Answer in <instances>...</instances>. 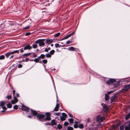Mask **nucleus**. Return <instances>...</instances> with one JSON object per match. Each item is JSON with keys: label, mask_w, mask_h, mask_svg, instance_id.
<instances>
[{"label": "nucleus", "mask_w": 130, "mask_h": 130, "mask_svg": "<svg viewBox=\"0 0 130 130\" xmlns=\"http://www.w3.org/2000/svg\"><path fill=\"white\" fill-rule=\"evenodd\" d=\"M45 51L46 52H48V50L47 48H45Z\"/></svg>", "instance_id": "nucleus-63"}, {"label": "nucleus", "mask_w": 130, "mask_h": 130, "mask_svg": "<svg viewBox=\"0 0 130 130\" xmlns=\"http://www.w3.org/2000/svg\"><path fill=\"white\" fill-rule=\"evenodd\" d=\"M46 57H51V55L50 54H47L46 55Z\"/></svg>", "instance_id": "nucleus-53"}, {"label": "nucleus", "mask_w": 130, "mask_h": 130, "mask_svg": "<svg viewBox=\"0 0 130 130\" xmlns=\"http://www.w3.org/2000/svg\"><path fill=\"white\" fill-rule=\"evenodd\" d=\"M73 128L72 127L69 126L68 127L67 130H73Z\"/></svg>", "instance_id": "nucleus-39"}, {"label": "nucleus", "mask_w": 130, "mask_h": 130, "mask_svg": "<svg viewBox=\"0 0 130 130\" xmlns=\"http://www.w3.org/2000/svg\"><path fill=\"white\" fill-rule=\"evenodd\" d=\"M14 65H16V64H13L8 69L9 70L12 68H13V66H14Z\"/></svg>", "instance_id": "nucleus-55"}, {"label": "nucleus", "mask_w": 130, "mask_h": 130, "mask_svg": "<svg viewBox=\"0 0 130 130\" xmlns=\"http://www.w3.org/2000/svg\"><path fill=\"white\" fill-rule=\"evenodd\" d=\"M31 34V33L30 32H27L25 34V36H28L29 35Z\"/></svg>", "instance_id": "nucleus-52"}, {"label": "nucleus", "mask_w": 130, "mask_h": 130, "mask_svg": "<svg viewBox=\"0 0 130 130\" xmlns=\"http://www.w3.org/2000/svg\"><path fill=\"white\" fill-rule=\"evenodd\" d=\"M96 119L99 122L101 123L104 120V118L103 117L98 115L96 117Z\"/></svg>", "instance_id": "nucleus-7"}, {"label": "nucleus", "mask_w": 130, "mask_h": 130, "mask_svg": "<svg viewBox=\"0 0 130 130\" xmlns=\"http://www.w3.org/2000/svg\"><path fill=\"white\" fill-rule=\"evenodd\" d=\"M15 90H13V91H12V93H13L14 96H15Z\"/></svg>", "instance_id": "nucleus-56"}, {"label": "nucleus", "mask_w": 130, "mask_h": 130, "mask_svg": "<svg viewBox=\"0 0 130 130\" xmlns=\"http://www.w3.org/2000/svg\"><path fill=\"white\" fill-rule=\"evenodd\" d=\"M74 127L75 128H77L78 127V125L77 124H74Z\"/></svg>", "instance_id": "nucleus-50"}, {"label": "nucleus", "mask_w": 130, "mask_h": 130, "mask_svg": "<svg viewBox=\"0 0 130 130\" xmlns=\"http://www.w3.org/2000/svg\"><path fill=\"white\" fill-rule=\"evenodd\" d=\"M23 67V66L22 64H19L18 66V67L19 68H22Z\"/></svg>", "instance_id": "nucleus-51"}, {"label": "nucleus", "mask_w": 130, "mask_h": 130, "mask_svg": "<svg viewBox=\"0 0 130 130\" xmlns=\"http://www.w3.org/2000/svg\"><path fill=\"white\" fill-rule=\"evenodd\" d=\"M38 45L36 44H34L32 45V48H37Z\"/></svg>", "instance_id": "nucleus-34"}, {"label": "nucleus", "mask_w": 130, "mask_h": 130, "mask_svg": "<svg viewBox=\"0 0 130 130\" xmlns=\"http://www.w3.org/2000/svg\"><path fill=\"white\" fill-rule=\"evenodd\" d=\"M130 88V84H127L124 86V88L121 90V91L122 92H125L128 90Z\"/></svg>", "instance_id": "nucleus-4"}, {"label": "nucleus", "mask_w": 130, "mask_h": 130, "mask_svg": "<svg viewBox=\"0 0 130 130\" xmlns=\"http://www.w3.org/2000/svg\"><path fill=\"white\" fill-rule=\"evenodd\" d=\"M29 60V59L28 58H25V59H23L21 61H18V62L21 63L22 62H27Z\"/></svg>", "instance_id": "nucleus-15"}, {"label": "nucleus", "mask_w": 130, "mask_h": 130, "mask_svg": "<svg viewBox=\"0 0 130 130\" xmlns=\"http://www.w3.org/2000/svg\"><path fill=\"white\" fill-rule=\"evenodd\" d=\"M45 114L46 115V116H47L48 117H50L51 115L49 112H47L45 113Z\"/></svg>", "instance_id": "nucleus-41"}, {"label": "nucleus", "mask_w": 130, "mask_h": 130, "mask_svg": "<svg viewBox=\"0 0 130 130\" xmlns=\"http://www.w3.org/2000/svg\"><path fill=\"white\" fill-rule=\"evenodd\" d=\"M116 80L113 78H110L106 82V84L108 85H110L111 84H114L116 82Z\"/></svg>", "instance_id": "nucleus-3"}, {"label": "nucleus", "mask_w": 130, "mask_h": 130, "mask_svg": "<svg viewBox=\"0 0 130 130\" xmlns=\"http://www.w3.org/2000/svg\"><path fill=\"white\" fill-rule=\"evenodd\" d=\"M55 114L56 115L58 116H60V113L59 112H55Z\"/></svg>", "instance_id": "nucleus-46"}, {"label": "nucleus", "mask_w": 130, "mask_h": 130, "mask_svg": "<svg viewBox=\"0 0 130 130\" xmlns=\"http://www.w3.org/2000/svg\"><path fill=\"white\" fill-rule=\"evenodd\" d=\"M45 55L43 54H42L40 56H39V57H45Z\"/></svg>", "instance_id": "nucleus-60"}, {"label": "nucleus", "mask_w": 130, "mask_h": 130, "mask_svg": "<svg viewBox=\"0 0 130 130\" xmlns=\"http://www.w3.org/2000/svg\"><path fill=\"white\" fill-rule=\"evenodd\" d=\"M74 34V32H72L71 34L68 35H67L66 37H64V38H63L62 39L60 40H64V39H67L68 38H69L72 35H73Z\"/></svg>", "instance_id": "nucleus-12"}, {"label": "nucleus", "mask_w": 130, "mask_h": 130, "mask_svg": "<svg viewBox=\"0 0 130 130\" xmlns=\"http://www.w3.org/2000/svg\"><path fill=\"white\" fill-rule=\"evenodd\" d=\"M32 54V53H27L25 54L22 55L23 57H27L30 56Z\"/></svg>", "instance_id": "nucleus-20"}, {"label": "nucleus", "mask_w": 130, "mask_h": 130, "mask_svg": "<svg viewBox=\"0 0 130 130\" xmlns=\"http://www.w3.org/2000/svg\"><path fill=\"white\" fill-rule=\"evenodd\" d=\"M105 100L106 101H107L109 99V96L107 94H105Z\"/></svg>", "instance_id": "nucleus-26"}, {"label": "nucleus", "mask_w": 130, "mask_h": 130, "mask_svg": "<svg viewBox=\"0 0 130 130\" xmlns=\"http://www.w3.org/2000/svg\"><path fill=\"white\" fill-rule=\"evenodd\" d=\"M62 116L66 118L67 117V115L65 113H62Z\"/></svg>", "instance_id": "nucleus-32"}, {"label": "nucleus", "mask_w": 130, "mask_h": 130, "mask_svg": "<svg viewBox=\"0 0 130 130\" xmlns=\"http://www.w3.org/2000/svg\"><path fill=\"white\" fill-rule=\"evenodd\" d=\"M20 50V52L21 53H23L24 52V50H23V48L21 49Z\"/></svg>", "instance_id": "nucleus-61"}, {"label": "nucleus", "mask_w": 130, "mask_h": 130, "mask_svg": "<svg viewBox=\"0 0 130 130\" xmlns=\"http://www.w3.org/2000/svg\"><path fill=\"white\" fill-rule=\"evenodd\" d=\"M55 52V51L54 50H52L50 52V54L52 55L54 54Z\"/></svg>", "instance_id": "nucleus-29"}, {"label": "nucleus", "mask_w": 130, "mask_h": 130, "mask_svg": "<svg viewBox=\"0 0 130 130\" xmlns=\"http://www.w3.org/2000/svg\"><path fill=\"white\" fill-rule=\"evenodd\" d=\"M120 130H124V126L123 125H122L120 127Z\"/></svg>", "instance_id": "nucleus-40"}, {"label": "nucleus", "mask_w": 130, "mask_h": 130, "mask_svg": "<svg viewBox=\"0 0 130 130\" xmlns=\"http://www.w3.org/2000/svg\"><path fill=\"white\" fill-rule=\"evenodd\" d=\"M102 105L103 106V110L105 112H107L109 109L108 106L104 103L102 104Z\"/></svg>", "instance_id": "nucleus-8"}, {"label": "nucleus", "mask_w": 130, "mask_h": 130, "mask_svg": "<svg viewBox=\"0 0 130 130\" xmlns=\"http://www.w3.org/2000/svg\"><path fill=\"white\" fill-rule=\"evenodd\" d=\"M30 109V111L31 113V115H32L33 116L37 117L38 114L37 111L32 109Z\"/></svg>", "instance_id": "nucleus-6"}, {"label": "nucleus", "mask_w": 130, "mask_h": 130, "mask_svg": "<svg viewBox=\"0 0 130 130\" xmlns=\"http://www.w3.org/2000/svg\"><path fill=\"white\" fill-rule=\"evenodd\" d=\"M55 120L54 119H53L51 120V123H50V125L52 126L56 125L57 123L55 122Z\"/></svg>", "instance_id": "nucleus-16"}, {"label": "nucleus", "mask_w": 130, "mask_h": 130, "mask_svg": "<svg viewBox=\"0 0 130 130\" xmlns=\"http://www.w3.org/2000/svg\"><path fill=\"white\" fill-rule=\"evenodd\" d=\"M45 40V39H39L35 41L36 44H39V46H43L45 45V44L44 42Z\"/></svg>", "instance_id": "nucleus-1"}, {"label": "nucleus", "mask_w": 130, "mask_h": 130, "mask_svg": "<svg viewBox=\"0 0 130 130\" xmlns=\"http://www.w3.org/2000/svg\"><path fill=\"white\" fill-rule=\"evenodd\" d=\"M61 45H60L58 43H56L55 44V46L56 48L60 47H61Z\"/></svg>", "instance_id": "nucleus-33"}, {"label": "nucleus", "mask_w": 130, "mask_h": 130, "mask_svg": "<svg viewBox=\"0 0 130 130\" xmlns=\"http://www.w3.org/2000/svg\"><path fill=\"white\" fill-rule=\"evenodd\" d=\"M17 65H14L13 66V68H12V69L10 71V72L11 73L12 72H13L17 68Z\"/></svg>", "instance_id": "nucleus-18"}, {"label": "nucleus", "mask_w": 130, "mask_h": 130, "mask_svg": "<svg viewBox=\"0 0 130 130\" xmlns=\"http://www.w3.org/2000/svg\"><path fill=\"white\" fill-rule=\"evenodd\" d=\"M59 108H58V107H55L54 109V110H53V111H58V110Z\"/></svg>", "instance_id": "nucleus-42"}, {"label": "nucleus", "mask_w": 130, "mask_h": 130, "mask_svg": "<svg viewBox=\"0 0 130 130\" xmlns=\"http://www.w3.org/2000/svg\"><path fill=\"white\" fill-rule=\"evenodd\" d=\"M69 124V123L68 122H65L64 123V125L65 126H67Z\"/></svg>", "instance_id": "nucleus-43"}, {"label": "nucleus", "mask_w": 130, "mask_h": 130, "mask_svg": "<svg viewBox=\"0 0 130 130\" xmlns=\"http://www.w3.org/2000/svg\"><path fill=\"white\" fill-rule=\"evenodd\" d=\"M42 62L44 64H46L47 63V60H46L44 59L42 60Z\"/></svg>", "instance_id": "nucleus-44"}, {"label": "nucleus", "mask_w": 130, "mask_h": 130, "mask_svg": "<svg viewBox=\"0 0 130 130\" xmlns=\"http://www.w3.org/2000/svg\"><path fill=\"white\" fill-rule=\"evenodd\" d=\"M125 119L126 120H128L130 118V113H128L127 115L125 116Z\"/></svg>", "instance_id": "nucleus-22"}, {"label": "nucleus", "mask_w": 130, "mask_h": 130, "mask_svg": "<svg viewBox=\"0 0 130 130\" xmlns=\"http://www.w3.org/2000/svg\"><path fill=\"white\" fill-rule=\"evenodd\" d=\"M30 28V27L29 26H27L24 28L23 29H29Z\"/></svg>", "instance_id": "nucleus-49"}, {"label": "nucleus", "mask_w": 130, "mask_h": 130, "mask_svg": "<svg viewBox=\"0 0 130 130\" xmlns=\"http://www.w3.org/2000/svg\"><path fill=\"white\" fill-rule=\"evenodd\" d=\"M54 40L53 39H50L49 38L46 39L45 43L46 44H50L53 42Z\"/></svg>", "instance_id": "nucleus-10"}, {"label": "nucleus", "mask_w": 130, "mask_h": 130, "mask_svg": "<svg viewBox=\"0 0 130 130\" xmlns=\"http://www.w3.org/2000/svg\"><path fill=\"white\" fill-rule=\"evenodd\" d=\"M32 48V46H30L29 44H28L24 47V50H30Z\"/></svg>", "instance_id": "nucleus-13"}, {"label": "nucleus", "mask_w": 130, "mask_h": 130, "mask_svg": "<svg viewBox=\"0 0 130 130\" xmlns=\"http://www.w3.org/2000/svg\"><path fill=\"white\" fill-rule=\"evenodd\" d=\"M7 106L8 108H11L12 107V105L10 103H9L7 104Z\"/></svg>", "instance_id": "nucleus-24"}, {"label": "nucleus", "mask_w": 130, "mask_h": 130, "mask_svg": "<svg viewBox=\"0 0 130 130\" xmlns=\"http://www.w3.org/2000/svg\"><path fill=\"white\" fill-rule=\"evenodd\" d=\"M115 91V90H114L113 91H108L107 92V93L108 95H109L112 92H113Z\"/></svg>", "instance_id": "nucleus-37"}, {"label": "nucleus", "mask_w": 130, "mask_h": 130, "mask_svg": "<svg viewBox=\"0 0 130 130\" xmlns=\"http://www.w3.org/2000/svg\"><path fill=\"white\" fill-rule=\"evenodd\" d=\"M44 57H37V58H35L34 60L32 59H29V60L30 61H34L35 62H38L39 60L41 58L43 59Z\"/></svg>", "instance_id": "nucleus-11"}, {"label": "nucleus", "mask_w": 130, "mask_h": 130, "mask_svg": "<svg viewBox=\"0 0 130 130\" xmlns=\"http://www.w3.org/2000/svg\"><path fill=\"white\" fill-rule=\"evenodd\" d=\"M60 32H58L54 36V37H59L60 35Z\"/></svg>", "instance_id": "nucleus-35"}, {"label": "nucleus", "mask_w": 130, "mask_h": 130, "mask_svg": "<svg viewBox=\"0 0 130 130\" xmlns=\"http://www.w3.org/2000/svg\"><path fill=\"white\" fill-rule=\"evenodd\" d=\"M68 115L70 117H72V118L73 117V116L71 114L69 113L68 114Z\"/></svg>", "instance_id": "nucleus-59"}, {"label": "nucleus", "mask_w": 130, "mask_h": 130, "mask_svg": "<svg viewBox=\"0 0 130 130\" xmlns=\"http://www.w3.org/2000/svg\"><path fill=\"white\" fill-rule=\"evenodd\" d=\"M14 99L13 100L15 101H16V102H18V99L15 96H14Z\"/></svg>", "instance_id": "nucleus-38"}, {"label": "nucleus", "mask_w": 130, "mask_h": 130, "mask_svg": "<svg viewBox=\"0 0 130 130\" xmlns=\"http://www.w3.org/2000/svg\"><path fill=\"white\" fill-rule=\"evenodd\" d=\"M114 83V86L116 87H118L120 86V83L119 82H116H116H115Z\"/></svg>", "instance_id": "nucleus-17"}, {"label": "nucleus", "mask_w": 130, "mask_h": 130, "mask_svg": "<svg viewBox=\"0 0 130 130\" xmlns=\"http://www.w3.org/2000/svg\"><path fill=\"white\" fill-rule=\"evenodd\" d=\"M69 50L71 51H73L74 50V48L73 47H69Z\"/></svg>", "instance_id": "nucleus-48"}, {"label": "nucleus", "mask_w": 130, "mask_h": 130, "mask_svg": "<svg viewBox=\"0 0 130 130\" xmlns=\"http://www.w3.org/2000/svg\"><path fill=\"white\" fill-rule=\"evenodd\" d=\"M125 130H130V123L128 124V126H125Z\"/></svg>", "instance_id": "nucleus-21"}, {"label": "nucleus", "mask_w": 130, "mask_h": 130, "mask_svg": "<svg viewBox=\"0 0 130 130\" xmlns=\"http://www.w3.org/2000/svg\"><path fill=\"white\" fill-rule=\"evenodd\" d=\"M55 107L59 108V104L58 103H57L56 104V106Z\"/></svg>", "instance_id": "nucleus-58"}, {"label": "nucleus", "mask_w": 130, "mask_h": 130, "mask_svg": "<svg viewBox=\"0 0 130 130\" xmlns=\"http://www.w3.org/2000/svg\"><path fill=\"white\" fill-rule=\"evenodd\" d=\"M5 103L4 101H2L0 102V106L2 107L5 105Z\"/></svg>", "instance_id": "nucleus-23"}, {"label": "nucleus", "mask_w": 130, "mask_h": 130, "mask_svg": "<svg viewBox=\"0 0 130 130\" xmlns=\"http://www.w3.org/2000/svg\"><path fill=\"white\" fill-rule=\"evenodd\" d=\"M51 119V118H50V117H48L46 116L45 118H44V121H50Z\"/></svg>", "instance_id": "nucleus-19"}, {"label": "nucleus", "mask_w": 130, "mask_h": 130, "mask_svg": "<svg viewBox=\"0 0 130 130\" xmlns=\"http://www.w3.org/2000/svg\"><path fill=\"white\" fill-rule=\"evenodd\" d=\"M12 97V96L11 95H8L6 97V98H7L8 100H9L10 99H11Z\"/></svg>", "instance_id": "nucleus-30"}, {"label": "nucleus", "mask_w": 130, "mask_h": 130, "mask_svg": "<svg viewBox=\"0 0 130 130\" xmlns=\"http://www.w3.org/2000/svg\"><path fill=\"white\" fill-rule=\"evenodd\" d=\"M45 117V115L42 114H38L37 116V118L39 120L41 121H44V119Z\"/></svg>", "instance_id": "nucleus-2"}, {"label": "nucleus", "mask_w": 130, "mask_h": 130, "mask_svg": "<svg viewBox=\"0 0 130 130\" xmlns=\"http://www.w3.org/2000/svg\"><path fill=\"white\" fill-rule=\"evenodd\" d=\"M69 122L71 123H73L74 121V119L72 118H70L69 119Z\"/></svg>", "instance_id": "nucleus-31"}, {"label": "nucleus", "mask_w": 130, "mask_h": 130, "mask_svg": "<svg viewBox=\"0 0 130 130\" xmlns=\"http://www.w3.org/2000/svg\"><path fill=\"white\" fill-rule=\"evenodd\" d=\"M19 50H16L14 51L13 52H9L8 53L5 54V55L6 57H8L11 54H12L16 53H18L19 54Z\"/></svg>", "instance_id": "nucleus-5"}, {"label": "nucleus", "mask_w": 130, "mask_h": 130, "mask_svg": "<svg viewBox=\"0 0 130 130\" xmlns=\"http://www.w3.org/2000/svg\"><path fill=\"white\" fill-rule=\"evenodd\" d=\"M16 96L19 97V94L18 93H17L16 94Z\"/></svg>", "instance_id": "nucleus-62"}, {"label": "nucleus", "mask_w": 130, "mask_h": 130, "mask_svg": "<svg viewBox=\"0 0 130 130\" xmlns=\"http://www.w3.org/2000/svg\"><path fill=\"white\" fill-rule=\"evenodd\" d=\"M60 119L61 121H64L66 119V118H64V117H63L62 116L60 115Z\"/></svg>", "instance_id": "nucleus-28"}, {"label": "nucleus", "mask_w": 130, "mask_h": 130, "mask_svg": "<svg viewBox=\"0 0 130 130\" xmlns=\"http://www.w3.org/2000/svg\"><path fill=\"white\" fill-rule=\"evenodd\" d=\"M5 59V57H0V60H3Z\"/></svg>", "instance_id": "nucleus-64"}, {"label": "nucleus", "mask_w": 130, "mask_h": 130, "mask_svg": "<svg viewBox=\"0 0 130 130\" xmlns=\"http://www.w3.org/2000/svg\"><path fill=\"white\" fill-rule=\"evenodd\" d=\"M116 97L117 95L116 94L113 95L112 96V98L110 99L111 102V103L115 101Z\"/></svg>", "instance_id": "nucleus-14"}, {"label": "nucleus", "mask_w": 130, "mask_h": 130, "mask_svg": "<svg viewBox=\"0 0 130 130\" xmlns=\"http://www.w3.org/2000/svg\"><path fill=\"white\" fill-rule=\"evenodd\" d=\"M16 101H15L14 100H12L11 101V102L12 104H14L15 103H17V102H16Z\"/></svg>", "instance_id": "nucleus-45"}, {"label": "nucleus", "mask_w": 130, "mask_h": 130, "mask_svg": "<svg viewBox=\"0 0 130 130\" xmlns=\"http://www.w3.org/2000/svg\"><path fill=\"white\" fill-rule=\"evenodd\" d=\"M13 108L14 109L17 110L18 108V106L17 105H15L13 106Z\"/></svg>", "instance_id": "nucleus-36"}, {"label": "nucleus", "mask_w": 130, "mask_h": 130, "mask_svg": "<svg viewBox=\"0 0 130 130\" xmlns=\"http://www.w3.org/2000/svg\"><path fill=\"white\" fill-rule=\"evenodd\" d=\"M22 110L25 111L27 112H29L30 109L28 107L23 105H22Z\"/></svg>", "instance_id": "nucleus-9"}, {"label": "nucleus", "mask_w": 130, "mask_h": 130, "mask_svg": "<svg viewBox=\"0 0 130 130\" xmlns=\"http://www.w3.org/2000/svg\"><path fill=\"white\" fill-rule=\"evenodd\" d=\"M72 40H71V41L68 40L67 42H66V43L67 44H70V43H72Z\"/></svg>", "instance_id": "nucleus-47"}, {"label": "nucleus", "mask_w": 130, "mask_h": 130, "mask_svg": "<svg viewBox=\"0 0 130 130\" xmlns=\"http://www.w3.org/2000/svg\"><path fill=\"white\" fill-rule=\"evenodd\" d=\"M2 108L4 110H6L7 109V108L5 106H3L2 107Z\"/></svg>", "instance_id": "nucleus-57"}, {"label": "nucleus", "mask_w": 130, "mask_h": 130, "mask_svg": "<svg viewBox=\"0 0 130 130\" xmlns=\"http://www.w3.org/2000/svg\"><path fill=\"white\" fill-rule=\"evenodd\" d=\"M84 127V125L83 124H79L78 127L80 129H82Z\"/></svg>", "instance_id": "nucleus-27"}, {"label": "nucleus", "mask_w": 130, "mask_h": 130, "mask_svg": "<svg viewBox=\"0 0 130 130\" xmlns=\"http://www.w3.org/2000/svg\"><path fill=\"white\" fill-rule=\"evenodd\" d=\"M62 126L61 125L59 124L57 126V128L59 129H60L62 128Z\"/></svg>", "instance_id": "nucleus-25"}, {"label": "nucleus", "mask_w": 130, "mask_h": 130, "mask_svg": "<svg viewBox=\"0 0 130 130\" xmlns=\"http://www.w3.org/2000/svg\"><path fill=\"white\" fill-rule=\"evenodd\" d=\"M32 55L34 56L33 57H36L37 56V55L35 54V53H32Z\"/></svg>", "instance_id": "nucleus-54"}]
</instances>
